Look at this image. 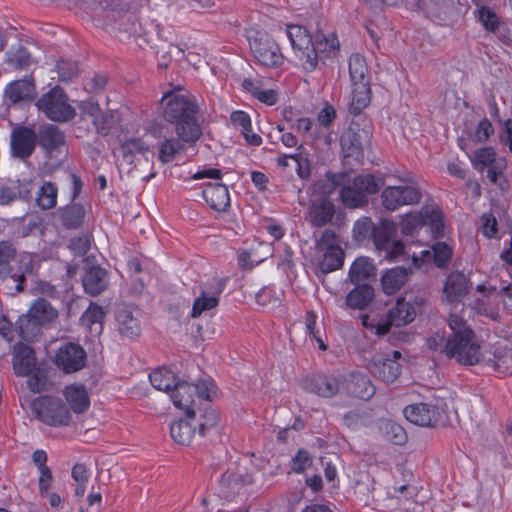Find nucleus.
Masks as SVG:
<instances>
[{"label":"nucleus","instance_id":"obj_1","mask_svg":"<svg viewBox=\"0 0 512 512\" xmlns=\"http://www.w3.org/2000/svg\"><path fill=\"white\" fill-rule=\"evenodd\" d=\"M163 118L174 125L176 135L191 145L202 136V127L198 121V106L180 91H169L162 97Z\"/></svg>","mask_w":512,"mask_h":512},{"label":"nucleus","instance_id":"obj_2","mask_svg":"<svg viewBox=\"0 0 512 512\" xmlns=\"http://www.w3.org/2000/svg\"><path fill=\"white\" fill-rule=\"evenodd\" d=\"M448 325L453 333L447 338L444 354L461 365L478 364L482 353L474 331L461 316L455 313L450 314Z\"/></svg>","mask_w":512,"mask_h":512},{"label":"nucleus","instance_id":"obj_3","mask_svg":"<svg viewBox=\"0 0 512 512\" xmlns=\"http://www.w3.org/2000/svg\"><path fill=\"white\" fill-rule=\"evenodd\" d=\"M18 257L12 240L0 241V290L8 296H16L25 290L28 268L15 269L12 263Z\"/></svg>","mask_w":512,"mask_h":512},{"label":"nucleus","instance_id":"obj_4","mask_svg":"<svg viewBox=\"0 0 512 512\" xmlns=\"http://www.w3.org/2000/svg\"><path fill=\"white\" fill-rule=\"evenodd\" d=\"M287 35L292 47L300 53V59L304 60L310 69L317 66V49L324 52L339 48V42L335 35L332 34L331 38H327L325 35H317L316 44H314L307 30L299 25L288 26Z\"/></svg>","mask_w":512,"mask_h":512},{"label":"nucleus","instance_id":"obj_5","mask_svg":"<svg viewBox=\"0 0 512 512\" xmlns=\"http://www.w3.org/2000/svg\"><path fill=\"white\" fill-rule=\"evenodd\" d=\"M349 74L352 84V102L350 112L358 115L371 100L370 77L364 57L353 54L349 58Z\"/></svg>","mask_w":512,"mask_h":512},{"label":"nucleus","instance_id":"obj_6","mask_svg":"<svg viewBox=\"0 0 512 512\" xmlns=\"http://www.w3.org/2000/svg\"><path fill=\"white\" fill-rule=\"evenodd\" d=\"M247 38L252 56L259 65L277 68L283 64L284 56L281 49L267 32L250 29Z\"/></svg>","mask_w":512,"mask_h":512},{"label":"nucleus","instance_id":"obj_7","mask_svg":"<svg viewBox=\"0 0 512 512\" xmlns=\"http://www.w3.org/2000/svg\"><path fill=\"white\" fill-rule=\"evenodd\" d=\"M47 118L56 122H67L76 115V110L68 103L64 90L57 86L43 94L36 103Z\"/></svg>","mask_w":512,"mask_h":512},{"label":"nucleus","instance_id":"obj_8","mask_svg":"<svg viewBox=\"0 0 512 512\" xmlns=\"http://www.w3.org/2000/svg\"><path fill=\"white\" fill-rule=\"evenodd\" d=\"M31 409L37 419L50 426L68 425L71 420L69 410L58 398L39 397L32 402Z\"/></svg>","mask_w":512,"mask_h":512},{"label":"nucleus","instance_id":"obj_9","mask_svg":"<svg viewBox=\"0 0 512 512\" xmlns=\"http://www.w3.org/2000/svg\"><path fill=\"white\" fill-rule=\"evenodd\" d=\"M400 358L401 353L396 350L386 354L378 353L368 362L367 369L385 383H392L401 373V365L398 362Z\"/></svg>","mask_w":512,"mask_h":512},{"label":"nucleus","instance_id":"obj_10","mask_svg":"<svg viewBox=\"0 0 512 512\" xmlns=\"http://www.w3.org/2000/svg\"><path fill=\"white\" fill-rule=\"evenodd\" d=\"M422 198L420 190L414 186H389L381 193V202L388 211H395L403 205L418 204Z\"/></svg>","mask_w":512,"mask_h":512},{"label":"nucleus","instance_id":"obj_11","mask_svg":"<svg viewBox=\"0 0 512 512\" xmlns=\"http://www.w3.org/2000/svg\"><path fill=\"white\" fill-rule=\"evenodd\" d=\"M442 219L440 210L425 207L419 213L406 214L401 221V231L403 234L412 235L418 227L430 224L436 233H440L443 230Z\"/></svg>","mask_w":512,"mask_h":512},{"label":"nucleus","instance_id":"obj_12","mask_svg":"<svg viewBox=\"0 0 512 512\" xmlns=\"http://www.w3.org/2000/svg\"><path fill=\"white\" fill-rule=\"evenodd\" d=\"M225 284L224 279H214L211 283L202 284L200 294L194 300L191 317L198 318L203 312L216 308Z\"/></svg>","mask_w":512,"mask_h":512},{"label":"nucleus","instance_id":"obj_13","mask_svg":"<svg viewBox=\"0 0 512 512\" xmlns=\"http://www.w3.org/2000/svg\"><path fill=\"white\" fill-rule=\"evenodd\" d=\"M54 362L64 373L77 372L86 364V352L79 344L66 343L58 349Z\"/></svg>","mask_w":512,"mask_h":512},{"label":"nucleus","instance_id":"obj_14","mask_svg":"<svg viewBox=\"0 0 512 512\" xmlns=\"http://www.w3.org/2000/svg\"><path fill=\"white\" fill-rule=\"evenodd\" d=\"M370 132L359 125H351L341 136L340 144L345 157L358 159L362 156L364 146L370 142Z\"/></svg>","mask_w":512,"mask_h":512},{"label":"nucleus","instance_id":"obj_15","mask_svg":"<svg viewBox=\"0 0 512 512\" xmlns=\"http://www.w3.org/2000/svg\"><path fill=\"white\" fill-rule=\"evenodd\" d=\"M416 311L411 303L400 298L395 306L391 308L387 315V321L377 326V335H385L390 331L391 326H404L412 322Z\"/></svg>","mask_w":512,"mask_h":512},{"label":"nucleus","instance_id":"obj_16","mask_svg":"<svg viewBox=\"0 0 512 512\" xmlns=\"http://www.w3.org/2000/svg\"><path fill=\"white\" fill-rule=\"evenodd\" d=\"M117 331L122 337L135 338L141 334L139 311L132 307L122 306L116 313Z\"/></svg>","mask_w":512,"mask_h":512},{"label":"nucleus","instance_id":"obj_17","mask_svg":"<svg viewBox=\"0 0 512 512\" xmlns=\"http://www.w3.org/2000/svg\"><path fill=\"white\" fill-rule=\"evenodd\" d=\"M404 415L408 421L422 427H434L440 417L438 409L426 403L407 406Z\"/></svg>","mask_w":512,"mask_h":512},{"label":"nucleus","instance_id":"obj_18","mask_svg":"<svg viewBox=\"0 0 512 512\" xmlns=\"http://www.w3.org/2000/svg\"><path fill=\"white\" fill-rule=\"evenodd\" d=\"M37 142L36 133L28 127H18L11 135V149L15 157L25 159L34 151Z\"/></svg>","mask_w":512,"mask_h":512},{"label":"nucleus","instance_id":"obj_19","mask_svg":"<svg viewBox=\"0 0 512 512\" xmlns=\"http://www.w3.org/2000/svg\"><path fill=\"white\" fill-rule=\"evenodd\" d=\"M36 138L39 146L45 150L49 157H53L55 152H59L65 146L64 133L53 124L40 126Z\"/></svg>","mask_w":512,"mask_h":512},{"label":"nucleus","instance_id":"obj_20","mask_svg":"<svg viewBox=\"0 0 512 512\" xmlns=\"http://www.w3.org/2000/svg\"><path fill=\"white\" fill-rule=\"evenodd\" d=\"M186 417L193 424L199 436H205L216 428L220 420L218 413L210 405L199 409L198 413L193 409L188 410Z\"/></svg>","mask_w":512,"mask_h":512},{"label":"nucleus","instance_id":"obj_21","mask_svg":"<svg viewBox=\"0 0 512 512\" xmlns=\"http://www.w3.org/2000/svg\"><path fill=\"white\" fill-rule=\"evenodd\" d=\"M334 214L333 202L327 197H321L308 207L307 220L313 227H323L332 221Z\"/></svg>","mask_w":512,"mask_h":512},{"label":"nucleus","instance_id":"obj_22","mask_svg":"<svg viewBox=\"0 0 512 512\" xmlns=\"http://www.w3.org/2000/svg\"><path fill=\"white\" fill-rule=\"evenodd\" d=\"M469 280L459 271L452 272L443 287V299L449 303L459 302L469 291Z\"/></svg>","mask_w":512,"mask_h":512},{"label":"nucleus","instance_id":"obj_23","mask_svg":"<svg viewBox=\"0 0 512 512\" xmlns=\"http://www.w3.org/2000/svg\"><path fill=\"white\" fill-rule=\"evenodd\" d=\"M305 388L320 397L331 398L340 390V380L333 375H316L305 380Z\"/></svg>","mask_w":512,"mask_h":512},{"label":"nucleus","instance_id":"obj_24","mask_svg":"<svg viewBox=\"0 0 512 512\" xmlns=\"http://www.w3.org/2000/svg\"><path fill=\"white\" fill-rule=\"evenodd\" d=\"M33 349L24 344L17 343L13 351V369L18 376H27L32 373L35 366Z\"/></svg>","mask_w":512,"mask_h":512},{"label":"nucleus","instance_id":"obj_25","mask_svg":"<svg viewBox=\"0 0 512 512\" xmlns=\"http://www.w3.org/2000/svg\"><path fill=\"white\" fill-rule=\"evenodd\" d=\"M82 283L86 293L97 296L108 287V273L99 266H93L84 274Z\"/></svg>","mask_w":512,"mask_h":512},{"label":"nucleus","instance_id":"obj_26","mask_svg":"<svg viewBox=\"0 0 512 512\" xmlns=\"http://www.w3.org/2000/svg\"><path fill=\"white\" fill-rule=\"evenodd\" d=\"M346 390L348 394L363 400H369L375 393V387L368 376L360 372H353L349 375Z\"/></svg>","mask_w":512,"mask_h":512},{"label":"nucleus","instance_id":"obj_27","mask_svg":"<svg viewBox=\"0 0 512 512\" xmlns=\"http://www.w3.org/2000/svg\"><path fill=\"white\" fill-rule=\"evenodd\" d=\"M202 195L213 210L225 211L230 205L228 189L224 184H208Z\"/></svg>","mask_w":512,"mask_h":512},{"label":"nucleus","instance_id":"obj_28","mask_svg":"<svg viewBox=\"0 0 512 512\" xmlns=\"http://www.w3.org/2000/svg\"><path fill=\"white\" fill-rule=\"evenodd\" d=\"M196 391L197 388L194 387V384L186 381L178 382L171 390L173 404L175 407L183 409L185 413H187L188 410L192 409Z\"/></svg>","mask_w":512,"mask_h":512},{"label":"nucleus","instance_id":"obj_29","mask_svg":"<svg viewBox=\"0 0 512 512\" xmlns=\"http://www.w3.org/2000/svg\"><path fill=\"white\" fill-rule=\"evenodd\" d=\"M345 299V305L355 310H363L369 306L374 298V289L368 284H355Z\"/></svg>","mask_w":512,"mask_h":512},{"label":"nucleus","instance_id":"obj_30","mask_svg":"<svg viewBox=\"0 0 512 512\" xmlns=\"http://www.w3.org/2000/svg\"><path fill=\"white\" fill-rule=\"evenodd\" d=\"M35 85L32 80L22 79L10 83L5 95L12 103L29 101L35 97Z\"/></svg>","mask_w":512,"mask_h":512},{"label":"nucleus","instance_id":"obj_31","mask_svg":"<svg viewBox=\"0 0 512 512\" xmlns=\"http://www.w3.org/2000/svg\"><path fill=\"white\" fill-rule=\"evenodd\" d=\"M120 150L127 160L131 162L136 161L138 164H143L146 168H152L150 160L146 157V153L149 152L148 146L142 140H127L121 145Z\"/></svg>","mask_w":512,"mask_h":512},{"label":"nucleus","instance_id":"obj_32","mask_svg":"<svg viewBox=\"0 0 512 512\" xmlns=\"http://www.w3.org/2000/svg\"><path fill=\"white\" fill-rule=\"evenodd\" d=\"M64 396L74 413L80 414L89 408L90 399L83 385L67 386L64 389Z\"/></svg>","mask_w":512,"mask_h":512},{"label":"nucleus","instance_id":"obj_33","mask_svg":"<svg viewBox=\"0 0 512 512\" xmlns=\"http://www.w3.org/2000/svg\"><path fill=\"white\" fill-rule=\"evenodd\" d=\"M29 312L30 316H33L42 326L50 324L58 318V310L44 298L37 299L31 305Z\"/></svg>","mask_w":512,"mask_h":512},{"label":"nucleus","instance_id":"obj_34","mask_svg":"<svg viewBox=\"0 0 512 512\" xmlns=\"http://www.w3.org/2000/svg\"><path fill=\"white\" fill-rule=\"evenodd\" d=\"M376 271L372 262L366 257L357 258L350 267L349 278L353 284H361L375 277Z\"/></svg>","mask_w":512,"mask_h":512},{"label":"nucleus","instance_id":"obj_35","mask_svg":"<svg viewBox=\"0 0 512 512\" xmlns=\"http://www.w3.org/2000/svg\"><path fill=\"white\" fill-rule=\"evenodd\" d=\"M186 145L190 144L181 140L178 136L177 138H166L159 144L158 159L162 163H169L186 150Z\"/></svg>","mask_w":512,"mask_h":512},{"label":"nucleus","instance_id":"obj_36","mask_svg":"<svg viewBox=\"0 0 512 512\" xmlns=\"http://www.w3.org/2000/svg\"><path fill=\"white\" fill-rule=\"evenodd\" d=\"M408 270L404 267H395L388 270L381 278L383 290L386 294L398 291L406 282Z\"/></svg>","mask_w":512,"mask_h":512},{"label":"nucleus","instance_id":"obj_37","mask_svg":"<svg viewBox=\"0 0 512 512\" xmlns=\"http://www.w3.org/2000/svg\"><path fill=\"white\" fill-rule=\"evenodd\" d=\"M170 434L176 443L188 446L191 444L196 431L193 424L186 417V419H180L171 424Z\"/></svg>","mask_w":512,"mask_h":512},{"label":"nucleus","instance_id":"obj_38","mask_svg":"<svg viewBox=\"0 0 512 512\" xmlns=\"http://www.w3.org/2000/svg\"><path fill=\"white\" fill-rule=\"evenodd\" d=\"M42 325L37 323V320L30 316L28 311L26 314L21 315L16 321V331L21 339L25 341L33 340L40 334Z\"/></svg>","mask_w":512,"mask_h":512},{"label":"nucleus","instance_id":"obj_39","mask_svg":"<svg viewBox=\"0 0 512 512\" xmlns=\"http://www.w3.org/2000/svg\"><path fill=\"white\" fill-rule=\"evenodd\" d=\"M61 223L67 229H76L83 223L85 210L80 204H71L59 210Z\"/></svg>","mask_w":512,"mask_h":512},{"label":"nucleus","instance_id":"obj_40","mask_svg":"<svg viewBox=\"0 0 512 512\" xmlns=\"http://www.w3.org/2000/svg\"><path fill=\"white\" fill-rule=\"evenodd\" d=\"M220 483L226 490V496L229 497L238 493L244 485L251 483V478L239 472L227 471L222 475Z\"/></svg>","mask_w":512,"mask_h":512},{"label":"nucleus","instance_id":"obj_41","mask_svg":"<svg viewBox=\"0 0 512 512\" xmlns=\"http://www.w3.org/2000/svg\"><path fill=\"white\" fill-rule=\"evenodd\" d=\"M150 382L154 388L160 391L170 392L179 382L175 374L167 368H159L149 375Z\"/></svg>","mask_w":512,"mask_h":512},{"label":"nucleus","instance_id":"obj_42","mask_svg":"<svg viewBox=\"0 0 512 512\" xmlns=\"http://www.w3.org/2000/svg\"><path fill=\"white\" fill-rule=\"evenodd\" d=\"M340 199L348 208L362 207L368 202L367 196L360 192L353 182L341 189Z\"/></svg>","mask_w":512,"mask_h":512},{"label":"nucleus","instance_id":"obj_43","mask_svg":"<svg viewBox=\"0 0 512 512\" xmlns=\"http://www.w3.org/2000/svg\"><path fill=\"white\" fill-rule=\"evenodd\" d=\"M394 232L395 225L390 222H382L381 225L375 227L372 237L376 248L383 251L388 249Z\"/></svg>","mask_w":512,"mask_h":512},{"label":"nucleus","instance_id":"obj_44","mask_svg":"<svg viewBox=\"0 0 512 512\" xmlns=\"http://www.w3.org/2000/svg\"><path fill=\"white\" fill-rule=\"evenodd\" d=\"M506 167V160L499 158L493 165L489 166L487 170V177L490 182L499 186L501 190H507L510 186L508 178L504 175Z\"/></svg>","mask_w":512,"mask_h":512},{"label":"nucleus","instance_id":"obj_45","mask_svg":"<svg viewBox=\"0 0 512 512\" xmlns=\"http://www.w3.org/2000/svg\"><path fill=\"white\" fill-rule=\"evenodd\" d=\"M352 182L365 196L377 193L383 186L382 179L373 174L358 175Z\"/></svg>","mask_w":512,"mask_h":512},{"label":"nucleus","instance_id":"obj_46","mask_svg":"<svg viewBox=\"0 0 512 512\" xmlns=\"http://www.w3.org/2000/svg\"><path fill=\"white\" fill-rule=\"evenodd\" d=\"M323 259L320 262V270L329 273L339 269L343 265L344 253L341 248L324 250Z\"/></svg>","mask_w":512,"mask_h":512},{"label":"nucleus","instance_id":"obj_47","mask_svg":"<svg viewBox=\"0 0 512 512\" xmlns=\"http://www.w3.org/2000/svg\"><path fill=\"white\" fill-rule=\"evenodd\" d=\"M499 158H496V152L492 147H485L478 149L474 152L471 158L474 167L478 171H483L484 168L493 165Z\"/></svg>","mask_w":512,"mask_h":512},{"label":"nucleus","instance_id":"obj_48","mask_svg":"<svg viewBox=\"0 0 512 512\" xmlns=\"http://www.w3.org/2000/svg\"><path fill=\"white\" fill-rule=\"evenodd\" d=\"M57 188L50 182L43 184L38 192L37 203L42 209H51L56 205Z\"/></svg>","mask_w":512,"mask_h":512},{"label":"nucleus","instance_id":"obj_49","mask_svg":"<svg viewBox=\"0 0 512 512\" xmlns=\"http://www.w3.org/2000/svg\"><path fill=\"white\" fill-rule=\"evenodd\" d=\"M6 56L7 63L16 69H23L31 64L30 53L22 46L10 50Z\"/></svg>","mask_w":512,"mask_h":512},{"label":"nucleus","instance_id":"obj_50","mask_svg":"<svg viewBox=\"0 0 512 512\" xmlns=\"http://www.w3.org/2000/svg\"><path fill=\"white\" fill-rule=\"evenodd\" d=\"M72 478L76 482L75 495L78 497L84 496L89 479V472L86 466L81 463L75 464L72 468Z\"/></svg>","mask_w":512,"mask_h":512},{"label":"nucleus","instance_id":"obj_51","mask_svg":"<svg viewBox=\"0 0 512 512\" xmlns=\"http://www.w3.org/2000/svg\"><path fill=\"white\" fill-rule=\"evenodd\" d=\"M385 437L395 445H403L407 440V434L402 426L396 422L388 421L384 426Z\"/></svg>","mask_w":512,"mask_h":512},{"label":"nucleus","instance_id":"obj_52","mask_svg":"<svg viewBox=\"0 0 512 512\" xmlns=\"http://www.w3.org/2000/svg\"><path fill=\"white\" fill-rule=\"evenodd\" d=\"M478 18L487 31L495 32L499 27L497 14L487 6H482L479 9Z\"/></svg>","mask_w":512,"mask_h":512},{"label":"nucleus","instance_id":"obj_53","mask_svg":"<svg viewBox=\"0 0 512 512\" xmlns=\"http://www.w3.org/2000/svg\"><path fill=\"white\" fill-rule=\"evenodd\" d=\"M434 263L438 267L446 266L452 257L451 248L444 242H437L432 246Z\"/></svg>","mask_w":512,"mask_h":512},{"label":"nucleus","instance_id":"obj_54","mask_svg":"<svg viewBox=\"0 0 512 512\" xmlns=\"http://www.w3.org/2000/svg\"><path fill=\"white\" fill-rule=\"evenodd\" d=\"M104 318V311L98 305H90V307L83 314L81 320L88 326L98 325L101 329L102 319Z\"/></svg>","mask_w":512,"mask_h":512},{"label":"nucleus","instance_id":"obj_55","mask_svg":"<svg viewBox=\"0 0 512 512\" xmlns=\"http://www.w3.org/2000/svg\"><path fill=\"white\" fill-rule=\"evenodd\" d=\"M474 309L477 313L484 315L494 321L499 320V312L496 305H491L488 298L477 299L475 302Z\"/></svg>","mask_w":512,"mask_h":512},{"label":"nucleus","instance_id":"obj_56","mask_svg":"<svg viewBox=\"0 0 512 512\" xmlns=\"http://www.w3.org/2000/svg\"><path fill=\"white\" fill-rule=\"evenodd\" d=\"M60 81H70L78 74L76 62L61 60L57 64Z\"/></svg>","mask_w":512,"mask_h":512},{"label":"nucleus","instance_id":"obj_57","mask_svg":"<svg viewBox=\"0 0 512 512\" xmlns=\"http://www.w3.org/2000/svg\"><path fill=\"white\" fill-rule=\"evenodd\" d=\"M316 248L319 251H324L332 248H340L337 245L336 233L331 229L323 231L321 237L316 240Z\"/></svg>","mask_w":512,"mask_h":512},{"label":"nucleus","instance_id":"obj_58","mask_svg":"<svg viewBox=\"0 0 512 512\" xmlns=\"http://www.w3.org/2000/svg\"><path fill=\"white\" fill-rule=\"evenodd\" d=\"M91 241L87 235L70 240L69 248L76 256H84L90 249Z\"/></svg>","mask_w":512,"mask_h":512},{"label":"nucleus","instance_id":"obj_59","mask_svg":"<svg viewBox=\"0 0 512 512\" xmlns=\"http://www.w3.org/2000/svg\"><path fill=\"white\" fill-rule=\"evenodd\" d=\"M28 387L33 392L43 391L47 384V377L40 370L32 373L28 378Z\"/></svg>","mask_w":512,"mask_h":512},{"label":"nucleus","instance_id":"obj_60","mask_svg":"<svg viewBox=\"0 0 512 512\" xmlns=\"http://www.w3.org/2000/svg\"><path fill=\"white\" fill-rule=\"evenodd\" d=\"M230 120L235 127L241 128L242 132L251 130L250 116L244 111L232 112Z\"/></svg>","mask_w":512,"mask_h":512},{"label":"nucleus","instance_id":"obj_61","mask_svg":"<svg viewBox=\"0 0 512 512\" xmlns=\"http://www.w3.org/2000/svg\"><path fill=\"white\" fill-rule=\"evenodd\" d=\"M298 176L301 179H308L311 174L310 161L307 157L302 154H297V162L294 163V167Z\"/></svg>","mask_w":512,"mask_h":512},{"label":"nucleus","instance_id":"obj_62","mask_svg":"<svg viewBox=\"0 0 512 512\" xmlns=\"http://www.w3.org/2000/svg\"><path fill=\"white\" fill-rule=\"evenodd\" d=\"M374 228L375 226L372 223L371 219L363 217L355 223L354 232L359 236L367 237L369 235H372Z\"/></svg>","mask_w":512,"mask_h":512},{"label":"nucleus","instance_id":"obj_63","mask_svg":"<svg viewBox=\"0 0 512 512\" xmlns=\"http://www.w3.org/2000/svg\"><path fill=\"white\" fill-rule=\"evenodd\" d=\"M311 464V459L307 451L301 449L293 459V470L303 472Z\"/></svg>","mask_w":512,"mask_h":512},{"label":"nucleus","instance_id":"obj_64","mask_svg":"<svg viewBox=\"0 0 512 512\" xmlns=\"http://www.w3.org/2000/svg\"><path fill=\"white\" fill-rule=\"evenodd\" d=\"M365 419L364 413L359 410L348 411L343 416L344 424L349 428H354L363 424Z\"/></svg>","mask_w":512,"mask_h":512}]
</instances>
